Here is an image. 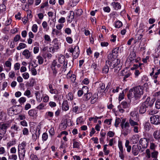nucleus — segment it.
Returning <instances> with one entry per match:
<instances>
[{"label": "nucleus", "instance_id": "38", "mask_svg": "<svg viewBox=\"0 0 160 160\" xmlns=\"http://www.w3.org/2000/svg\"><path fill=\"white\" fill-rule=\"evenodd\" d=\"M82 90L84 94L88 93V88L86 86H84L82 87Z\"/></svg>", "mask_w": 160, "mask_h": 160}, {"label": "nucleus", "instance_id": "31", "mask_svg": "<svg viewBox=\"0 0 160 160\" xmlns=\"http://www.w3.org/2000/svg\"><path fill=\"white\" fill-rule=\"evenodd\" d=\"M16 143V140L15 139H13L12 141H10L7 143V148H9L11 146L15 144Z\"/></svg>", "mask_w": 160, "mask_h": 160}, {"label": "nucleus", "instance_id": "58", "mask_svg": "<svg viewBox=\"0 0 160 160\" xmlns=\"http://www.w3.org/2000/svg\"><path fill=\"white\" fill-rule=\"evenodd\" d=\"M22 133L24 135H28L29 133L28 129L26 128H24L22 130Z\"/></svg>", "mask_w": 160, "mask_h": 160}, {"label": "nucleus", "instance_id": "1", "mask_svg": "<svg viewBox=\"0 0 160 160\" xmlns=\"http://www.w3.org/2000/svg\"><path fill=\"white\" fill-rule=\"evenodd\" d=\"M120 126L122 129L121 134H122L124 136H126L130 133V125L129 122H126L125 119H123L122 120Z\"/></svg>", "mask_w": 160, "mask_h": 160}, {"label": "nucleus", "instance_id": "3", "mask_svg": "<svg viewBox=\"0 0 160 160\" xmlns=\"http://www.w3.org/2000/svg\"><path fill=\"white\" fill-rule=\"evenodd\" d=\"M134 97L136 99L140 98L141 95L143 94V89L141 87L139 86L133 88Z\"/></svg>", "mask_w": 160, "mask_h": 160}, {"label": "nucleus", "instance_id": "32", "mask_svg": "<svg viewBox=\"0 0 160 160\" xmlns=\"http://www.w3.org/2000/svg\"><path fill=\"white\" fill-rule=\"evenodd\" d=\"M119 49V48L117 47L112 50V53L113 54V55L114 56V57H117V56H118V53Z\"/></svg>", "mask_w": 160, "mask_h": 160}, {"label": "nucleus", "instance_id": "11", "mask_svg": "<svg viewBox=\"0 0 160 160\" xmlns=\"http://www.w3.org/2000/svg\"><path fill=\"white\" fill-rule=\"evenodd\" d=\"M38 130L36 129L35 131V132L32 135V139L33 141H36L38 138L40 134V129L38 128Z\"/></svg>", "mask_w": 160, "mask_h": 160}, {"label": "nucleus", "instance_id": "43", "mask_svg": "<svg viewBox=\"0 0 160 160\" xmlns=\"http://www.w3.org/2000/svg\"><path fill=\"white\" fill-rule=\"evenodd\" d=\"M37 59H38V62L40 64H41L43 62V59L41 56H38L37 57Z\"/></svg>", "mask_w": 160, "mask_h": 160}, {"label": "nucleus", "instance_id": "12", "mask_svg": "<svg viewBox=\"0 0 160 160\" xmlns=\"http://www.w3.org/2000/svg\"><path fill=\"white\" fill-rule=\"evenodd\" d=\"M22 55L27 59L31 58L32 56L31 52L27 49H25L22 52Z\"/></svg>", "mask_w": 160, "mask_h": 160}, {"label": "nucleus", "instance_id": "4", "mask_svg": "<svg viewBox=\"0 0 160 160\" xmlns=\"http://www.w3.org/2000/svg\"><path fill=\"white\" fill-rule=\"evenodd\" d=\"M11 129L9 131L12 137H14L15 135L17 133V132L20 130L19 126L16 124H12L10 128Z\"/></svg>", "mask_w": 160, "mask_h": 160}, {"label": "nucleus", "instance_id": "46", "mask_svg": "<svg viewBox=\"0 0 160 160\" xmlns=\"http://www.w3.org/2000/svg\"><path fill=\"white\" fill-rule=\"evenodd\" d=\"M21 39V36L19 35H16L13 38V41L17 42L18 41Z\"/></svg>", "mask_w": 160, "mask_h": 160}, {"label": "nucleus", "instance_id": "5", "mask_svg": "<svg viewBox=\"0 0 160 160\" xmlns=\"http://www.w3.org/2000/svg\"><path fill=\"white\" fill-rule=\"evenodd\" d=\"M120 63V60L118 59H114L112 61H107L106 63L109 65V68L112 69L118 66Z\"/></svg>", "mask_w": 160, "mask_h": 160}, {"label": "nucleus", "instance_id": "64", "mask_svg": "<svg viewBox=\"0 0 160 160\" xmlns=\"http://www.w3.org/2000/svg\"><path fill=\"white\" fill-rule=\"evenodd\" d=\"M30 157L32 160H38L37 156L34 154H31Z\"/></svg>", "mask_w": 160, "mask_h": 160}, {"label": "nucleus", "instance_id": "60", "mask_svg": "<svg viewBox=\"0 0 160 160\" xmlns=\"http://www.w3.org/2000/svg\"><path fill=\"white\" fill-rule=\"evenodd\" d=\"M31 93L30 91L29 90L27 89L24 93V95L26 96L28 98L30 97Z\"/></svg>", "mask_w": 160, "mask_h": 160}, {"label": "nucleus", "instance_id": "62", "mask_svg": "<svg viewBox=\"0 0 160 160\" xmlns=\"http://www.w3.org/2000/svg\"><path fill=\"white\" fill-rule=\"evenodd\" d=\"M8 76L10 78H12L15 77V72L13 71H11L9 73Z\"/></svg>", "mask_w": 160, "mask_h": 160}, {"label": "nucleus", "instance_id": "13", "mask_svg": "<svg viewBox=\"0 0 160 160\" xmlns=\"http://www.w3.org/2000/svg\"><path fill=\"white\" fill-rule=\"evenodd\" d=\"M155 101V100L154 99L151 100L150 98L148 97L146 100L143 103H145L147 102V105L146 106L148 108V106L151 107L153 105Z\"/></svg>", "mask_w": 160, "mask_h": 160}, {"label": "nucleus", "instance_id": "47", "mask_svg": "<svg viewBox=\"0 0 160 160\" xmlns=\"http://www.w3.org/2000/svg\"><path fill=\"white\" fill-rule=\"evenodd\" d=\"M121 119L119 118H117L115 120V126L116 127H117L118 126V125L120 123V122H121Z\"/></svg>", "mask_w": 160, "mask_h": 160}, {"label": "nucleus", "instance_id": "61", "mask_svg": "<svg viewBox=\"0 0 160 160\" xmlns=\"http://www.w3.org/2000/svg\"><path fill=\"white\" fill-rule=\"evenodd\" d=\"M35 83V81L33 79L31 80L30 82L29 83H28V87H33Z\"/></svg>", "mask_w": 160, "mask_h": 160}, {"label": "nucleus", "instance_id": "59", "mask_svg": "<svg viewBox=\"0 0 160 160\" xmlns=\"http://www.w3.org/2000/svg\"><path fill=\"white\" fill-rule=\"evenodd\" d=\"M46 114L47 116L49 118H52L53 116V113L52 112H46Z\"/></svg>", "mask_w": 160, "mask_h": 160}, {"label": "nucleus", "instance_id": "14", "mask_svg": "<svg viewBox=\"0 0 160 160\" xmlns=\"http://www.w3.org/2000/svg\"><path fill=\"white\" fill-rule=\"evenodd\" d=\"M98 93H101L105 92L106 89H105V85L104 83H100L99 84V87L98 88Z\"/></svg>", "mask_w": 160, "mask_h": 160}, {"label": "nucleus", "instance_id": "52", "mask_svg": "<svg viewBox=\"0 0 160 160\" xmlns=\"http://www.w3.org/2000/svg\"><path fill=\"white\" fill-rule=\"evenodd\" d=\"M155 107L158 109L160 108V100L158 99L156 100L155 102Z\"/></svg>", "mask_w": 160, "mask_h": 160}, {"label": "nucleus", "instance_id": "15", "mask_svg": "<svg viewBox=\"0 0 160 160\" xmlns=\"http://www.w3.org/2000/svg\"><path fill=\"white\" fill-rule=\"evenodd\" d=\"M79 53V48L78 46H76L74 48V52L73 53V57L76 59L78 57Z\"/></svg>", "mask_w": 160, "mask_h": 160}, {"label": "nucleus", "instance_id": "50", "mask_svg": "<svg viewBox=\"0 0 160 160\" xmlns=\"http://www.w3.org/2000/svg\"><path fill=\"white\" fill-rule=\"evenodd\" d=\"M45 104L43 103H41L38 106L37 108L40 110L43 109H44Z\"/></svg>", "mask_w": 160, "mask_h": 160}, {"label": "nucleus", "instance_id": "25", "mask_svg": "<svg viewBox=\"0 0 160 160\" xmlns=\"http://www.w3.org/2000/svg\"><path fill=\"white\" fill-rule=\"evenodd\" d=\"M138 113L136 111L132 112L130 113V119H131L136 120L137 118Z\"/></svg>", "mask_w": 160, "mask_h": 160}, {"label": "nucleus", "instance_id": "54", "mask_svg": "<svg viewBox=\"0 0 160 160\" xmlns=\"http://www.w3.org/2000/svg\"><path fill=\"white\" fill-rule=\"evenodd\" d=\"M122 74L124 76L123 78V79L124 80H125L126 78H128L130 76L131 73L130 72L128 71V72H127V73L125 74H124V73L123 72L122 73Z\"/></svg>", "mask_w": 160, "mask_h": 160}, {"label": "nucleus", "instance_id": "20", "mask_svg": "<svg viewBox=\"0 0 160 160\" xmlns=\"http://www.w3.org/2000/svg\"><path fill=\"white\" fill-rule=\"evenodd\" d=\"M111 5L113 7L114 9L116 10L120 9L121 8L120 3L118 2H112L111 3Z\"/></svg>", "mask_w": 160, "mask_h": 160}, {"label": "nucleus", "instance_id": "51", "mask_svg": "<svg viewBox=\"0 0 160 160\" xmlns=\"http://www.w3.org/2000/svg\"><path fill=\"white\" fill-rule=\"evenodd\" d=\"M108 58L109 60V61H112V60H113L114 59H115V58H116V57H114V56L113 55V54L112 53H110L108 55Z\"/></svg>", "mask_w": 160, "mask_h": 160}, {"label": "nucleus", "instance_id": "7", "mask_svg": "<svg viewBox=\"0 0 160 160\" xmlns=\"http://www.w3.org/2000/svg\"><path fill=\"white\" fill-rule=\"evenodd\" d=\"M150 121L151 123L155 125L160 124V116L153 115L150 118Z\"/></svg>", "mask_w": 160, "mask_h": 160}, {"label": "nucleus", "instance_id": "49", "mask_svg": "<svg viewBox=\"0 0 160 160\" xmlns=\"http://www.w3.org/2000/svg\"><path fill=\"white\" fill-rule=\"evenodd\" d=\"M20 64L19 63L17 62L14 64V68L15 70H18L20 69Z\"/></svg>", "mask_w": 160, "mask_h": 160}, {"label": "nucleus", "instance_id": "27", "mask_svg": "<svg viewBox=\"0 0 160 160\" xmlns=\"http://www.w3.org/2000/svg\"><path fill=\"white\" fill-rule=\"evenodd\" d=\"M151 153L149 149H147L146 150L145 155V157L144 159L149 158H151Z\"/></svg>", "mask_w": 160, "mask_h": 160}, {"label": "nucleus", "instance_id": "26", "mask_svg": "<svg viewBox=\"0 0 160 160\" xmlns=\"http://www.w3.org/2000/svg\"><path fill=\"white\" fill-rule=\"evenodd\" d=\"M79 0H72L69 2L68 4L71 7H73L76 5L79 2Z\"/></svg>", "mask_w": 160, "mask_h": 160}, {"label": "nucleus", "instance_id": "56", "mask_svg": "<svg viewBox=\"0 0 160 160\" xmlns=\"http://www.w3.org/2000/svg\"><path fill=\"white\" fill-rule=\"evenodd\" d=\"M32 31L34 32H36L38 30V26L36 24H33L32 27Z\"/></svg>", "mask_w": 160, "mask_h": 160}, {"label": "nucleus", "instance_id": "30", "mask_svg": "<svg viewBox=\"0 0 160 160\" xmlns=\"http://www.w3.org/2000/svg\"><path fill=\"white\" fill-rule=\"evenodd\" d=\"M37 113V112L36 110L34 109L30 110L28 112V115L32 117H34Z\"/></svg>", "mask_w": 160, "mask_h": 160}, {"label": "nucleus", "instance_id": "17", "mask_svg": "<svg viewBox=\"0 0 160 160\" xmlns=\"http://www.w3.org/2000/svg\"><path fill=\"white\" fill-rule=\"evenodd\" d=\"M136 57V54L135 52L134 51H132L130 53V54L128 57V58L131 62L135 61L136 62H137V60L136 59H135Z\"/></svg>", "mask_w": 160, "mask_h": 160}, {"label": "nucleus", "instance_id": "8", "mask_svg": "<svg viewBox=\"0 0 160 160\" xmlns=\"http://www.w3.org/2000/svg\"><path fill=\"white\" fill-rule=\"evenodd\" d=\"M140 152H142L143 150L142 149L141 147L139 146L138 147L137 145H133L132 147V152L134 156H136L138 153V151Z\"/></svg>", "mask_w": 160, "mask_h": 160}, {"label": "nucleus", "instance_id": "37", "mask_svg": "<svg viewBox=\"0 0 160 160\" xmlns=\"http://www.w3.org/2000/svg\"><path fill=\"white\" fill-rule=\"evenodd\" d=\"M66 98L68 100L72 101L73 98V94L72 92L69 93L66 96Z\"/></svg>", "mask_w": 160, "mask_h": 160}, {"label": "nucleus", "instance_id": "22", "mask_svg": "<svg viewBox=\"0 0 160 160\" xmlns=\"http://www.w3.org/2000/svg\"><path fill=\"white\" fill-rule=\"evenodd\" d=\"M12 61V59L10 58H9L8 60L6 61L5 62V66L9 68L8 71L11 70L12 65L11 62Z\"/></svg>", "mask_w": 160, "mask_h": 160}, {"label": "nucleus", "instance_id": "36", "mask_svg": "<svg viewBox=\"0 0 160 160\" xmlns=\"http://www.w3.org/2000/svg\"><path fill=\"white\" fill-rule=\"evenodd\" d=\"M128 96L129 99H131L134 97L133 91L132 89V88L129 91V93L128 94Z\"/></svg>", "mask_w": 160, "mask_h": 160}, {"label": "nucleus", "instance_id": "19", "mask_svg": "<svg viewBox=\"0 0 160 160\" xmlns=\"http://www.w3.org/2000/svg\"><path fill=\"white\" fill-rule=\"evenodd\" d=\"M69 106L67 100L63 101L62 105V110L66 111L68 110Z\"/></svg>", "mask_w": 160, "mask_h": 160}, {"label": "nucleus", "instance_id": "45", "mask_svg": "<svg viewBox=\"0 0 160 160\" xmlns=\"http://www.w3.org/2000/svg\"><path fill=\"white\" fill-rule=\"evenodd\" d=\"M50 92L52 94H55V95H58L59 94L58 91L56 89H52L50 90H49Z\"/></svg>", "mask_w": 160, "mask_h": 160}, {"label": "nucleus", "instance_id": "9", "mask_svg": "<svg viewBox=\"0 0 160 160\" xmlns=\"http://www.w3.org/2000/svg\"><path fill=\"white\" fill-rule=\"evenodd\" d=\"M148 143V139L146 138H141L139 141L140 145L142 149L144 151V149L147 147Z\"/></svg>", "mask_w": 160, "mask_h": 160}, {"label": "nucleus", "instance_id": "18", "mask_svg": "<svg viewBox=\"0 0 160 160\" xmlns=\"http://www.w3.org/2000/svg\"><path fill=\"white\" fill-rule=\"evenodd\" d=\"M26 143V142L23 141L21 144H19L18 146V150L26 151L25 148Z\"/></svg>", "mask_w": 160, "mask_h": 160}, {"label": "nucleus", "instance_id": "23", "mask_svg": "<svg viewBox=\"0 0 160 160\" xmlns=\"http://www.w3.org/2000/svg\"><path fill=\"white\" fill-rule=\"evenodd\" d=\"M74 14L72 11H71L69 13V16L68 17V21L69 23L72 22V20L74 18Z\"/></svg>", "mask_w": 160, "mask_h": 160}, {"label": "nucleus", "instance_id": "21", "mask_svg": "<svg viewBox=\"0 0 160 160\" xmlns=\"http://www.w3.org/2000/svg\"><path fill=\"white\" fill-rule=\"evenodd\" d=\"M153 136L156 139L159 140L160 138V129L155 131Z\"/></svg>", "mask_w": 160, "mask_h": 160}, {"label": "nucleus", "instance_id": "48", "mask_svg": "<svg viewBox=\"0 0 160 160\" xmlns=\"http://www.w3.org/2000/svg\"><path fill=\"white\" fill-rule=\"evenodd\" d=\"M48 134L46 132L43 133L42 135V139L43 141H46L48 138Z\"/></svg>", "mask_w": 160, "mask_h": 160}, {"label": "nucleus", "instance_id": "24", "mask_svg": "<svg viewBox=\"0 0 160 160\" xmlns=\"http://www.w3.org/2000/svg\"><path fill=\"white\" fill-rule=\"evenodd\" d=\"M98 98V94L96 93L94 94L91 98V103L92 104L95 103L96 102Z\"/></svg>", "mask_w": 160, "mask_h": 160}, {"label": "nucleus", "instance_id": "41", "mask_svg": "<svg viewBox=\"0 0 160 160\" xmlns=\"http://www.w3.org/2000/svg\"><path fill=\"white\" fill-rule=\"evenodd\" d=\"M12 20L10 18H8L7 20L5 22L4 24L5 26L9 25L11 23Z\"/></svg>", "mask_w": 160, "mask_h": 160}, {"label": "nucleus", "instance_id": "35", "mask_svg": "<svg viewBox=\"0 0 160 160\" xmlns=\"http://www.w3.org/2000/svg\"><path fill=\"white\" fill-rule=\"evenodd\" d=\"M14 111L15 110L14 109L13 107L10 108L8 110V113L9 115H12L14 113Z\"/></svg>", "mask_w": 160, "mask_h": 160}, {"label": "nucleus", "instance_id": "63", "mask_svg": "<svg viewBox=\"0 0 160 160\" xmlns=\"http://www.w3.org/2000/svg\"><path fill=\"white\" fill-rule=\"evenodd\" d=\"M66 40L67 42L69 43H72V39L71 37H68L66 38Z\"/></svg>", "mask_w": 160, "mask_h": 160}, {"label": "nucleus", "instance_id": "40", "mask_svg": "<svg viewBox=\"0 0 160 160\" xmlns=\"http://www.w3.org/2000/svg\"><path fill=\"white\" fill-rule=\"evenodd\" d=\"M26 100V99L24 97H22L20 98L18 100V102L20 103L22 105L23 104Z\"/></svg>", "mask_w": 160, "mask_h": 160}, {"label": "nucleus", "instance_id": "29", "mask_svg": "<svg viewBox=\"0 0 160 160\" xmlns=\"http://www.w3.org/2000/svg\"><path fill=\"white\" fill-rule=\"evenodd\" d=\"M55 66H56L57 68H60L61 67V65L60 64H57V62L56 60H54L53 61L51 65V68L54 69L55 68L54 67Z\"/></svg>", "mask_w": 160, "mask_h": 160}, {"label": "nucleus", "instance_id": "33", "mask_svg": "<svg viewBox=\"0 0 160 160\" xmlns=\"http://www.w3.org/2000/svg\"><path fill=\"white\" fill-rule=\"evenodd\" d=\"M27 46L25 43L21 42L20 43L19 46L17 48V49L18 50H20L22 49H23L26 47Z\"/></svg>", "mask_w": 160, "mask_h": 160}, {"label": "nucleus", "instance_id": "44", "mask_svg": "<svg viewBox=\"0 0 160 160\" xmlns=\"http://www.w3.org/2000/svg\"><path fill=\"white\" fill-rule=\"evenodd\" d=\"M122 23L120 21H118L116 22L115 27L116 28H119L122 26Z\"/></svg>", "mask_w": 160, "mask_h": 160}, {"label": "nucleus", "instance_id": "16", "mask_svg": "<svg viewBox=\"0 0 160 160\" xmlns=\"http://www.w3.org/2000/svg\"><path fill=\"white\" fill-rule=\"evenodd\" d=\"M18 155L20 160H24L25 157L26 151L18 150Z\"/></svg>", "mask_w": 160, "mask_h": 160}, {"label": "nucleus", "instance_id": "53", "mask_svg": "<svg viewBox=\"0 0 160 160\" xmlns=\"http://www.w3.org/2000/svg\"><path fill=\"white\" fill-rule=\"evenodd\" d=\"M118 147L120 150L119 152H123V148L121 142H119L118 143Z\"/></svg>", "mask_w": 160, "mask_h": 160}, {"label": "nucleus", "instance_id": "39", "mask_svg": "<svg viewBox=\"0 0 160 160\" xmlns=\"http://www.w3.org/2000/svg\"><path fill=\"white\" fill-rule=\"evenodd\" d=\"M52 34L53 35H55L57 36H59L60 35V32L58 30L53 29L52 30Z\"/></svg>", "mask_w": 160, "mask_h": 160}, {"label": "nucleus", "instance_id": "34", "mask_svg": "<svg viewBox=\"0 0 160 160\" xmlns=\"http://www.w3.org/2000/svg\"><path fill=\"white\" fill-rule=\"evenodd\" d=\"M85 100L86 101L88 100L92 97V94L91 92H88L85 94L84 95V96Z\"/></svg>", "mask_w": 160, "mask_h": 160}, {"label": "nucleus", "instance_id": "57", "mask_svg": "<svg viewBox=\"0 0 160 160\" xmlns=\"http://www.w3.org/2000/svg\"><path fill=\"white\" fill-rule=\"evenodd\" d=\"M23 78L25 79H28L29 77V74L28 72H24L22 74Z\"/></svg>", "mask_w": 160, "mask_h": 160}, {"label": "nucleus", "instance_id": "28", "mask_svg": "<svg viewBox=\"0 0 160 160\" xmlns=\"http://www.w3.org/2000/svg\"><path fill=\"white\" fill-rule=\"evenodd\" d=\"M134 119H129V123L130 125L133 127L136 125H139V124L138 122H135L134 121Z\"/></svg>", "mask_w": 160, "mask_h": 160}, {"label": "nucleus", "instance_id": "2", "mask_svg": "<svg viewBox=\"0 0 160 160\" xmlns=\"http://www.w3.org/2000/svg\"><path fill=\"white\" fill-rule=\"evenodd\" d=\"M10 126L8 123L0 122V141L2 139L5 140L7 138L6 133L8 129Z\"/></svg>", "mask_w": 160, "mask_h": 160}, {"label": "nucleus", "instance_id": "42", "mask_svg": "<svg viewBox=\"0 0 160 160\" xmlns=\"http://www.w3.org/2000/svg\"><path fill=\"white\" fill-rule=\"evenodd\" d=\"M106 65L104 67L103 69V72L104 73H108L109 71V66H108V64H107L106 63Z\"/></svg>", "mask_w": 160, "mask_h": 160}, {"label": "nucleus", "instance_id": "10", "mask_svg": "<svg viewBox=\"0 0 160 160\" xmlns=\"http://www.w3.org/2000/svg\"><path fill=\"white\" fill-rule=\"evenodd\" d=\"M147 103V102L145 103H142L140 105L139 107V112L141 114L144 113L147 110L148 108L146 106Z\"/></svg>", "mask_w": 160, "mask_h": 160}, {"label": "nucleus", "instance_id": "55", "mask_svg": "<svg viewBox=\"0 0 160 160\" xmlns=\"http://www.w3.org/2000/svg\"><path fill=\"white\" fill-rule=\"evenodd\" d=\"M79 142L74 141L73 143V148H78L79 147Z\"/></svg>", "mask_w": 160, "mask_h": 160}, {"label": "nucleus", "instance_id": "6", "mask_svg": "<svg viewBox=\"0 0 160 160\" xmlns=\"http://www.w3.org/2000/svg\"><path fill=\"white\" fill-rule=\"evenodd\" d=\"M130 104L126 101L122 102L120 105L118 106L119 111L122 113L124 112V110L123 108H127L129 107Z\"/></svg>", "mask_w": 160, "mask_h": 160}]
</instances>
